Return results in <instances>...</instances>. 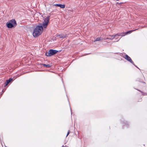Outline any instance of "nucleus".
<instances>
[{"mask_svg": "<svg viewBox=\"0 0 147 147\" xmlns=\"http://www.w3.org/2000/svg\"><path fill=\"white\" fill-rule=\"evenodd\" d=\"M43 28L42 26H38L34 30L33 33V36L36 37L40 35L42 32Z\"/></svg>", "mask_w": 147, "mask_h": 147, "instance_id": "f257e3e1", "label": "nucleus"}, {"mask_svg": "<svg viewBox=\"0 0 147 147\" xmlns=\"http://www.w3.org/2000/svg\"><path fill=\"white\" fill-rule=\"evenodd\" d=\"M58 52V51H57L50 49L48 52L46 53L45 55L47 56H51L57 53Z\"/></svg>", "mask_w": 147, "mask_h": 147, "instance_id": "f03ea898", "label": "nucleus"}, {"mask_svg": "<svg viewBox=\"0 0 147 147\" xmlns=\"http://www.w3.org/2000/svg\"><path fill=\"white\" fill-rule=\"evenodd\" d=\"M49 17H47L45 18L42 24L41 25L42 26L43 28H47L49 23Z\"/></svg>", "mask_w": 147, "mask_h": 147, "instance_id": "7ed1b4c3", "label": "nucleus"}, {"mask_svg": "<svg viewBox=\"0 0 147 147\" xmlns=\"http://www.w3.org/2000/svg\"><path fill=\"white\" fill-rule=\"evenodd\" d=\"M9 22L14 27H15L17 25V24L16 21L14 19H12L10 20L9 21Z\"/></svg>", "mask_w": 147, "mask_h": 147, "instance_id": "20e7f679", "label": "nucleus"}, {"mask_svg": "<svg viewBox=\"0 0 147 147\" xmlns=\"http://www.w3.org/2000/svg\"><path fill=\"white\" fill-rule=\"evenodd\" d=\"M125 58L128 61H129L131 63H133V62L131 60V59L127 55H126L125 56Z\"/></svg>", "mask_w": 147, "mask_h": 147, "instance_id": "39448f33", "label": "nucleus"}, {"mask_svg": "<svg viewBox=\"0 0 147 147\" xmlns=\"http://www.w3.org/2000/svg\"><path fill=\"white\" fill-rule=\"evenodd\" d=\"M133 31H134V30H130V31H128L127 32H125L124 33H122L121 34H115V35H117V36H120L121 35V34H124L125 35H127L128 34H130Z\"/></svg>", "mask_w": 147, "mask_h": 147, "instance_id": "423d86ee", "label": "nucleus"}, {"mask_svg": "<svg viewBox=\"0 0 147 147\" xmlns=\"http://www.w3.org/2000/svg\"><path fill=\"white\" fill-rule=\"evenodd\" d=\"M55 6L60 7V8H64L65 7V5H61L59 4H55L54 5Z\"/></svg>", "mask_w": 147, "mask_h": 147, "instance_id": "0eeeda50", "label": "nucleus"}, {"mask_svg": "<svg viewBox=\"0 0 147 147\" xmlns=\"http://www.w3.org/2000/svg\"><path fill=\"white\" fill-rule=\"evenodd\" d=\"M7 27L9 28H11L13 27H14L9 22L7 23L6 24Z\"/></svg>", "mask_w": 147, "mask_h": 147, "instance_id": "6e6552de", "label": "nucleus"}, {"mask_svg": "<svg viewBox=\"0 0 147 147\" xmlns=\"http://www.w3.org/2000/svg\"><path fill=\"white\" fill-rule=\"evenodd\" d=\"M117 36V35H114L113 36H109V37L107 38V39L112 40L114 39L115 37Z\"/></svg>", "mask_w": 147, "mask_h": 147, "instance_id": "1a4fd4ad", "label": "nucleus"}, {"mask_svg": "<svg viewBox=\"0 0 147 147\" xmlns=\"http://www.w3.org/2000/svg\"><path fill=\"white\" fill-rule=\"evenodd\" d=\"M102 40V38H97L94 41V42H95L96 41H99Z\"/></svg>", "mask_w": 147, "mask_h": 147, "instance_id": "9d476101", "label": "nucleus"}, {"mask_svg": "<svg viewBox=\"0 0 147 147\" xmlns=\"http://www.w3.org/2000/svg\"><path fill=\"white\" fill-rule=\"evenodd\" d=\"M43 65L44 66L47 68H49L51 66L49 64L46 65L45 64H43Z\"/></svg>", "mask_w": 147, "mask_h": 147, "instance_id": "9b49d317", "label": "nucleus"}, {"mask_svg": "<svg viewBox=\"0 0 147 147\" xmlns=\"http://www.w3.org/2000/svg\"><path fill=\"white\" fill-rule=\"evenodd\" d=\"M60 36V38H65L66 37V36H62V35H59Z\"/></svg>", "mask_w": 147, "mask_h": 147, "instance_id": "f8f14e48", "label": "nucleus"}, {"mask_svg": "<svg viewBox=\"0 0 147 147\" xmlns=\"http://www.w3.org/2000/svg\"><path fill=\"white\" fill-rule=\"evenodd\" d=\"M6 82L7 83V84H9L10 82L9 81V80H7L6 81Z\"/></svg>", "mask_w": 147, "mask_h": 147, "instance_id": "ddd939ff", "label": "nucleus"}, {"mask_svg": "<svg viewBox=\"0 0 147 147\" xmlns=\"http://www.w3.org/2000/svg\"><path fill=\"white\" fill-rule=\"evenodd\" d=\"M9 80V82H10L11 81H12V79H11V78H10V79L9 80Z\"/></svg>", "mask_w": 147, "mask_h": 147, "instance_id": "4468645a", "label": "nucleus"}, {"mask_svg": "<svg viewBox=\"0 0 147 147\" xmlns=\"http://www.w3.org/2000/svg\"><path fill=\"white\" fill-rule=\"evenodd\" d=\"M69 134V131L67 133V136Z\"/></svg>", "mask_w": 147, "mask_h": 147, "instance_id": "2eb2a0df", "label": "nucleus"}, {"mask_svg": "<svg viewBox=\"0 0 147 147\" xmlns=\"http://www.w3.org/2000/svg\"><path fill=\"white\" fill-rule=\"evenodd\" d=\"M8 84H7V83L6 82V84H5V86L7 85Z\"/></svg>", "mask_w": 147, "mask_h": 147, "instance_id": "dca6fc26", "label": "nucleus"}, {"mask_svg": "<svg viewBox=\"0 0 147 147\" xmlns=\"http://www.w3.org/2000/svg\"><path fill=\"white\" fill-rule=\"evenodd\" d=\"M125 35H123V34H121V36H124Z\"/></svg>", "mask_w": 147, "mask_h": 147, "instance_id": "f3484780", "label": "nucleus"}]
</instances>
